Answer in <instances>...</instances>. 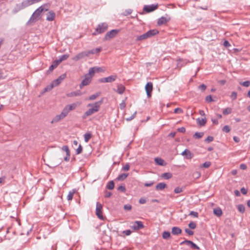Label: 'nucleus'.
<instances>
[{
  "label": "nucleus",
  "mask_w": 250,
  "mask_h": 250,
  "mask_svg": "<svg viewBox=\"0 0 250 250\" xmlns=\"http://www.w3.org/2000/svg\"><path fill=\"white\" fill-rule=\"evenodd\" d=\"M124 208L125 210H130L132 208V206L129 204H126L124 205Z\"/></svg>",
  "instance_id": "obj_54"
},
{
  "label": "nucleus",
  "mask_w": 250,
  "mask_h": 250,
  "mask_svg": "<svg viewBox=\"0 0 250 250\" xmlns=\"http://www.w3.org/2000/svg\"><path fill=\"white\" fill-rule=\"evenodd\" d=\"M128 176V173H123L118 176L117 179L119 181L124 180Z\"/></svg>",
  "instance_id": "obj_28"
},
{
  "label": "nucleus",
  "mask_w": 250,
  "mask_h": 250,
  "mask_svg": "<svg viewBox=\"0 0 250 250\" xmlns=\"http://www.w3.org/2000/svg\"><path fill=\"white\" fill-rule=\"evenodd\" d=\"M237 94L235 92H232L230 95V98L232 100H234L237 98Z\"/></svg>",
  "instance_id": "obj_49"
},
{
  "label": "nucleus",
  "mask_w": 250,
  "mask_h": 250,
  "mask_svg": "<svg viewBox=\"0 0 250 250\" xmlns=\"http://www.w3.org/2000/svg\"><path fill=\"white\" fill-rule=\"evenodd\" d=\"M46 5L44 4L40 6L38 8H37L33 13L32 15L31 16L29 21L30 22H35L41 19L42 17V13L43 11H46L48 10L47 8H45L44 7Z\"/></svg>",
  "instance_id": "obj_3"
},
{
  "label": "nucleus",
  "mask_w": 250,
  "mask_h": 250,
  "mask_svg": "<svg viewBox=\"0 0 250 250\" xmlns=\"http://www.w3.org/2000/svg\"><path fill=\"white\" fill-rule=\"evenodd\" d=\"M66 74H63L60 76L58 78L62 82L66 78Z\"/></svg>",
  "instance_id": "obj_56"
},
{
  "label": "nucleus",
  "mask_w": 250,
  "mask_h": 250,
  "mask_svg": "<svg viewBox=\"0 0 250 250\" xmlns=\"http://www.w3.org/2000/svg\"><path fill=\"white\" fill-rule=\"evenodd\" d=\"M237 209L241 213H244L245 210V206L243 205L240 204L237 206Z\"/></svg>",
  "instance_id": "obj_35"
},
{
  "label": "nucleus",
  "mask_w": 250,
  "mask_h": 250,
  "mask_svg": "<svg viewBox=\"0 0 250 250\" xmlns=\"http://www.w3.org/2000/svg\"><path fill=\"white\" fill-rule=\"evenodd\" d=\"M117 79L116 75H111L107 77L103 78L99 80L100 83H112Z\"/></svg>",
  "instance_id": "obj_10"
},
{
  "label": "nucleus",
  "mask_w": 250,
  "mask_h": 250,
  "mask_svg": "<svg viewBox=\"0 0 250 250\" xmlns=\"http://www.w3.org/2000/svg\"><path fill=\"white\" fill-rule=\"evenodd\" d=\"M190 246L191 248H192L193 249L199 250V247L192 242Z\"/></svg>",
  "instance_id": "obj_55"
},
{
  "label": "nucleus",
  "mask_w": 250,
  "mask_h": 250,
  "mask_svg": "<svg viewBox=\"0 0 250 250\" xmlns=\"http://www.w3.org/2000/svg\"><path fill=\"white\" fill-rule=\"evenodd\" d=\"M210 165L211 163L210 162H206L202 165V166H201V167H203L205 168H208L210 167Z\"/></svg>",
  "instance_id": "obj_47"
},
{
  "label": "nucleus",
  "mask_w": 250,
  "mask_h": 250,
  "mask_svg": "<svg viewBox=\"0 0 250 250\" xmlns=\"http://www.w3.org/2000/svg\"><path fill=\"white\" fill-rule=\"evenodd\" d=\"M125 87L122 85V84H119L118 85V88H117V92L120 94H122L124 93V92L125 91Z\"/></svg>",
  "instance_id": "obj_24"
},
{
  "label": "nucleus",
  "mask_w": 250,
  "mask_h": 250,
  "mask_svg": "<svg viewBox=\"0 0 250 250\" xmlns=\"http://www.w3.org/2000/svg\"><path fill=\"white\" fill-rule=\"evenodd\" d=\"M231 111H232V109L231 108L228 107L223 110V113L224 115H228V114L231 113Z\"/></svg>",
  "instance_id": "obj_38"
},
{
  "label": "nucleus",
  "mask_w": 250,
  "mask_h": 250,
  "mask_svg": "<svg viewBox=\"0 0 250 250\" xmlns=\"http://www.w3.org/2000/svg\"><path fill=\"white\" fill-rule=\"evenodd\" d=\"M213 213L217 216H220L222 214V211L220 208H215L213 210Z\"/></svg>",
  "instance_id": "obj_29"
},
{
  "label": "nucleus",
  "mask_w": 250,
  "mask_h": 250,
  "mask_svg": "<svg viewBox=\"0 0 250 250\" xmlns=\"http://www.w3.org/2000/svg\"><path fill=\"white\" fill-rule=\"evenodd\" d=\"M81 104V103L77 102V103H73L70 104L66 105L63 109V110L65 113L66 115H67V114L70 111L75 109L78 106H79Z\"/></svg>",
  "instance_id": "obj_6"
},
{
  "label": "nucleus",
  "mask_w": 250,
  "mask_h": 250,
  "mask_svg": "<svg viewBox=\"0 0 250 250\" xmlns=\"http://www.w3.org/2000/svg\"><path fill=\"white\" fill-rule=\"evenodd\" d=\"M183 112V110L180 108H176L174 109V113H181Z\"/></svg>",
  "instance_id": "obj_61"
},
{
  "label": "nucleus",
  "mask_w": 250,
  "mask_h": 250,
  "mask_svg": "<svg viewBox=\"0 0 250 250\" xmlns=\"http://www.w3.org/2000/svg\"><path fill=\"white\" fill-rule=\"evenodd\" d=\"M61 83V82L58 79V78L52 82V84L54 86V87L58 86Z\"/></svg>",
  "instance_id": "obj_43"
},
{
  "label": "nucleus",
  "mask_w": 250,
  "mask_h": 250,
  "mask_svg": "<svg viewBox=\"0 0 250 250\" xmlns=\"http://www.w3.org/2000/svg\"><path fill=\"white\" fill-rule=\"evenodd\" d=\"M131 224L132 225L130 226V228L134 230L140 229L144 227V226L141 221H136L132 222Z\"/></svg>",
  "instance_id": "obj_8"
},
{
  "label": "nucleus",
  "mask_w": 250,
  "mask_h": 250,
  "mask_svg": "<svg viewBox=\"0 0 250 250\" xmlns=\"http://www.w3.org/2000/svg\"><path fill=\"white\" fill-rule=\"evenodd\" d=\"M154 161L157 165H159V166H163L166 165V163H165V161H164V160H163L161 158H158V157L155 158L154 159Z\"/></svg>",
  "instance_id": "obj_21"
},
{
  "label": "nucleus",
  "mask_w": 250,
  "mask_h": 250,
  "mask_svg": "<svg viewBox=\"0 0 250 250\" xmlns=\"http://www.w3.org/2000/svg\"><path fill=\"white\" fill-rule=\"evenodd\" d=\"M42 0H25L21 2L19 5H17V6L19 8V9H22L26 7H28L32 4L40 2Z\"/></svg>",
  "instance_id": "obj_4"
},
{
  "label": "nucleus",
  "mask_w": 250,
  "mask_h": 250,
  "mask_svg": "<svg viewBox=\"0 0 250 250\" xmlns=\"http://www.w3.org/2000/svg\"><path fill=\"white\" fill-rule=\"evenodd\" d=\"M185 232L189 235H192L193 234V231L188 229H186Z\"/></svg>",
  "instance_id": "obj_58"
},
{
  "label": "nucleus",
  "mask_w": 250,
  "mask_h": 250,
  "mask_svg": "<svg viewBox=\"0 0 250 250\" xmlns=\"http://www.w3.org/2000/svg\"><path fill=\"white\" fill-rule=\"evenodd\" d=\"M206 101L208 102H211L212 101V97L211 95H208L206 98Z\"/></svg>",
  "instance_id": "obj_63"
},
{
  "label": "nucleus",
  "mask_w": 250,
  "mask_h": 250,
  "mask_svg": "<svg viewBox=\"0 0 250 250\" xmlns=\"http://www.w3.org/2000/svg\"><path fill=\"white\" fill-rule=\"evenodd\" d=\"M79 95L80 94H79V92L74 91V92H72L67 94L66 95L67 97H71L77 96H79Z\"/></svg>",
  "instance_id": "obj_37"
},
{
  "label": "nucleus",
  "mask_w": 250,
  "mask_h": 250,
  "mask_svg": "<svg viewBox=\"0 0 250 250\" xmlns=\"http://www.w3.org/2000/svg\"><path fill=\"white\" fill-rule=\"evenodd\" d=\"M101 51V48H96L90 50H87L81 52L76 55L72 58V60L77 62L80 60L84 59L85 57L89 56L91 54H94L99 53Z\"/></svg>",
  "instance_id": "obj_2"
},
{
  "label": "nucleus",
  "mask_w": 250,
  "mask_h": 250,
  "mask_svg": "<svg viewBox=\"0 0 250 250\" xmlns=\"http://www.w3.org/2000/svg\"><path fill=\"white\" fill-rule=\"evenodd\" d=\"M222 130L224 131V132H225L226 133H228L230 131V127L228 125H225L223 129H222Z\"/></svg>",
  "instance_id": "obj_44"
},
{
  "label": "nucleus",
  "mask_w": 250,
  "mask_h": 250,
  "mask_svg": "<svg viewBox=\"0 0 250 250\" xmlns=\"http://www.w3.org/2000/svg\"><path fill=\"white\" fill-rule=\"evenodd\" d=\"M103 102V100L95 102L94 103L88 104L87 105V107H90L83 115L82 118L83 119H86L88 116H89L94 113L99 111L100 110L101 104Z\"/></svg>",
  "instance_id": "obj_1"
},
{
  "label": "nucleus",
  "mask_w": 250,
  "mask_h": 250,
  "mask_svg": "<svg viewBox=\"0 0 250 250\" xmlns=\"http://www.w3.org/2000/svg\"><path fill=\"white\" fill-rule=\"evenodd\" d=\"M118 190H119V191H121L123 192H124L125 191V186H120L118 187Z\"/></svg>",
  "instance_id": "obj_57"
},
{
  "label": "nucleus",
  "mask_w": 250,
  "mask_h": 250,
  "mask_svg": "<svg viewBox=\"0 0 250 250\" xmlns=\"http://www.w3.org/2000/svg\"><path fill=\"white\" fill-rule=\"evenodd\" d=\"M55 13L51 10L48 12V13L47 14L46 16V20L47 21H53L55 18Z\"/></svg>",
  "instance_id": "obj_16"
},
{
  "label": "nucleus",
  "mask_w": 250,
  "mask_h": 250,
  "mask_svg": "<svg viewBox=\"0 0 250 250\" xmlns=\"http://www.w3.org/2000/svg\"><path fill=\"white\" fill-rule=\"evenodd\" d=\"M163 238L164 239H167L170 236V233L169 231H164L163 233Z\"/></svg>",
  "instance_id": "obj_36"
},
{
  "label": "nucleus",
  "mask_w": 250,
  "mask_h": 250,
  "mask_svg": "<svg viewBox=\"0 0 250 250\" xmlns=\"http://www.w3.org/2000/svg\"><path fill=\"white\" fill-rule=\"evenodd\" d=\"M241 84L245 87H249L250 85V82L249 81H245L241 83Z\"/></svg>",
  "instance_id": "obj_50"
},
{
  "label": "nucleus",
  "mask_w": 250,
  "mask_h": 250,
  "mask_svg": "<svg viewBox=\"0 0 250 250\" xmlns=\"http://www.w3.org/2000/svg\"><path fill=\"white\" fill-rule=\"evenodd\" d=\"M108 28V25L105 22L101 23L99 24L98 27L95 30V31L93 33V35H96L98 34H101L105 32Z\"/></svg>",
  "instance_id": "obj_5"
},
{
  "label": "nucleus",
  "mask_w": 250,
  "mask_h": 250,
  "mask_svg": "<svg viewBox=\"0 0 250 250\" xmlns=\"http://www.w3.org/2000/svg\"><path fill=\"white\" fill-rule=\"evenodd\" d=\"M169 21L168 19H167L165 17H161L160 18H159L157 21V24L158 25H161L162 24L166 23L167 22H168Z\"/></svg>",
  "instance_id": "obj_19"
},
{
  "label": "nucleus",
  "mask_w": 250,
  "mask_h": 250,
  "mask_svg": "<svg viewBox=\"0 0 250 250\" xmlns=\"http://www.w3.org/2000/svg\"><path fill=\"white\" fill-rule=\"evenodd\" d=\"M62 150L65 151L66 155L68 157H70V153L69 150V148L67 146H64L62 147Z\"/></svg>",
  "instance_id": "obj_34"
},
{
  "label": "nucleus",
  "mask_w": 250,
  "mask_h": 250,
  "mask_svg": "<svg viewBox=\"0 0 250 250\" xmlns=\"http://www.w3.org/2000/svg\"><path fill=\"white\" fill-rule=\"evenodd\" d=\"M158 8V5H145L144 7V10L147 12H151L153 11L154 10H156Z\"/></svg>",
  "instance_id": "obj_14"
},
{
  "label": "nucleus",
  "mask_w": 250,
  "mask_h": 250,
  "mask_svg": "<svg viewBox=\"0 0 250 250\" xmlns=\"http://www.w3.org/2000/svg\"><path fill=\"white\" fill-rule=\"evenodd\" d=\"M137 113V112L135 111L130 117L127 118L126 119V121H130L132 120L133 119H134L136 116V114Z\"/></svg>",
  "instance_id": "obj_53"
},
{
  "label": "nucleus",
  "mask_w": 250,
  "mask_h": 250,
  "mask_svg": "<svg viewBox=\"0 0 250 250\" xmlns=\"http://www.w3.org/2000/svg\"><path fill=\"white\" fill-rule=\"evenodd\" d=\"M54 87V86L52 84V83L47 86L44 89V92H47L48 91H50L51 90L53 87Z\"/></svg>",
  "instance_id": "obj_42"
},
{
  "label": "nucleus",
  "mask_w": 250,
  "mask_h": 250,
  "mask_svg": "<svg viewBox=\"0 0 250 250\" xmlns=\"http://www.w3.org/2000/svg\"><path fill=\"white\" fill-rule=\"evenodd\" d=\"M130 166L129 164L125 165L122 168L124 171H128L129 169Z\"/></svg>",
  "instance_id": "obj_60"
},
{
  "label": "nucleus",
  "mask_w": 250,
  "mask_h": 250,
  "mask_svg": "<svg viewBox=\"0 0 250 250\" xmlns=\"http://www.w3.org/2000/svg\"><path fill=\"white\" fill-rule=\"evenodd\" d=\"M83 147L81 144H79L78 148L76 149V152L77 154H80L82 152Z\"/></svg>",
  "instance_id": "obj_45"
},
{
  "label": "nucleus",
  "mask_w": 250,
  "mask_h": 250,
  "mask_svg": "<svg viewBox=\"0 0 250 250\" xmlns=\"http://www.w3.org/2000/svg\"><path fill=\"white\" fill-rule=\"evenodd\" d=\"M145 89L146 92L147 97H150L151 96V92L153 89V84L151 82H148L145 86Z\"/></svg>",
  "instance_id": "obj_12"
},
{
  "label": "nucleus",
  "mask_w": 250,
  "mask_h": 250,
  "mask_svg": "<svg viewBox=\"0 0 250 250\" xmlns=\"http://www.w3.org/2000/svg\"><path fill=\"white\" fill-rule=\"evenodd\" d=\"M119 30L116 29H113L107 32L104 36V40H108L114 38L116 36Z\"/></svg>",
  "instance_id": "obj_9"
},
{
  "label": "nucleus",
  "mask_w": 250,
  "mask_h": 250,
  "mask_svg": "<svg viewBox=\"0 0 250 250\" xmlns=\"http://www.w3.org/2000/svg\"><path fill=\"white\" fill-rule=\"evenodd\" d=\"M123 233H125L126 235H130L131 233V231L129 229H127V230H124L123 231Z\"/></svg>",
  "instance_id": "obj_64"
},
{
  "label": "nucleus",
  "mask_w": 250,
  "mask_h": 250,
  "mask_svg": "<svg viewBox=\"0 0 250 250\" xmlns=\"http://www.w3.org/2000/svg\"><path fill=\"white\" fill-rule=\"evenodd\" d=\"M188 61L183 59H179L177 60V67L181 68L188 63Z\"/></svg>",
  "instance_id": "obj_18"
},
{
  "label": "nucleus",
  "mask_w": 250,
  "mask_h": 250,
  "mask_svg": "<svg viewBox=\"0 0 250 250\" xmlns=\"http://www.w3.org/2000/svg\"><path fill=\"white\" fill-rule=\"evenodd\" d=\"M146 39H147V35H146V33H145V34H144L143 35L138 36L136 38V41H139L143 40H145Z\"/></svg>",
  "instance_id": "obj_32"
},
{
  "label": "nucleus",
  "mask_w": 250,
  "mask_h": 250,
  "mask_svg": "<svg viewBox=\"0 0 250 250\" xmlns=\"http://www.w3.org/2000/svg\"><path fill=\"white\" fill-rule=\"evenodd\" d=\"M96 72H104V69L101 67H94Z\"/></svg>",
  "instance_id": "obj_46"
},
{
  "label": "nucleus",
  "mask_w": 250,
  "mask_h": 250,
  "mask_svg": "<svg viewBox=\"0 0 250 250\" xmlns=\"http://www.w3.org/2000/svg\"><path fill=\"white\" fill-rule=\"evenodd\" d=\"M101 94L100 92H97L95 93L91 96H90L87 99V100L93 101L95 100L98 97H99Z\"/></svg>",
  "instance_id": "obj_25"
},
{
  "label": "nucleus",
  "mask_w": 250,
  "mask_h": 250,
  "mask_svg": "<svg viewBox=\"0 0 250 250\" xmlns=\"http://www.w3.org/2000/svg\"><path fill=\"white\" fill-rule=\"evenodd\" d=\"M66 116H67L66 114L62 110V112H61V113L60 114L56 115L53 118V119L51 121V123H57V122H59L60 120L63 119Z\"/></svg>",
  "instance_id": "obj_11"
},
{
  "label": "nucleus",
  "mask_w": 250,
  "mask_h": 250,
  "mask_svg": "<svg viewBox=\"0 0 250 250\" xmlns=\"http://www.w3.org/2000/svg\"><path fill=\"white\" fill-rule=\"evenodd\" d=\"M114 188V183L113 181H110L107 185V188L109 189H113Z\"/></svg>",
  "instance_id": "obj_40"
},
{
  "label": "nucleus",
  "mask_w": 250,
  "mask_h": 250,
  "mask_svg": "<svg viewBox=\"0 0 250 250\" xmlns=\"http://www.w3.org/2000/svg\"><path fill=\"white\" fill-rule=\"evenodd\" d=\"M167 187V185L164 183H159L156 186V190H163Z\"/></svg>",
  "instance_id": "obj_22"
},
{
  "label": "nucleus",
  "mask_w": 250,
  "mask_h": 250,
  "mask_svg": "<svg viewBox=\"0 0 250 250\" xmlns=\"http://www.w3.org/2000/svg\"><path fill=\"white\" fill-rule=\"evenodd\" d=\"M91 76L89 75H85L84 79L82 81L80 86L82 88L83 86L88 85L91 81Z\"/></svg>",
  "instance_id": "obj_13"
},
{
  "label": "nucleus",
  "mask_w": 250,
  "mask_h": 250,
  "mask_svg": "<svg viewBox=\"0 0 250 250\" xmlns=\"http://www.w3.org/2000/svg\"><path fill=\"white\" fill-rule=\"evenodd\" d=\"M189 215H191V216H193L195 217H198V212H195V211H191L190 213H189Z\"/></svg>",
  "instance_id": "obj_59"
},
{
  "label": "nucleus",
  "mask_w": 250,
  "mask_h": 250,
  "mask_svg": "<svg viewBox=\"0 0 250 250\" xmlns=\"http://www.w3.org/2000/svg\"><path fill=\"white\" fill-rule=\"evenodd\" d=\"M185 188H183V187H176V188H175L174 190V193H181L183 191V190H184Z\"/></svg>",
  "instance_id": "obj_31"
},
{
  "label": "nucleus",
  "mask_w": 250,
  "mask_h": 250,
  "mask_svg": "<svg viewBox=\"0 0 250 250\" xmlns=\"http://www.w3.org/2000/svg\"><path fill=\"white\" fill-rule=\"evenodd\" d=\"M199 89H200L201 91H205L207 88V86L204 84H202L198 87Z\"/></svg>",
  "instance_id": "obj_52"
},
{
  "label": "nucleus",
  "mask_w": 250,
  "mask_h": 250,
  "mask_svg": "<svg viewBox=\"0 0 250 250\" xmlns=\"http://www.w3.org/2000/svg\"><path fill=\"white\" fill-rule=\"evenodd\" d=\"M181 155L185 156V158L188 159H190L193 157V154L188 149L183 151Z\"/></svg>",
  "instance_id": "obj_15"
},
{
  "label": "nucleus",
  "mask_w": 250,
  "mask_h": 250,
  "mask_svg": "<svg viewBox=\"0 0 250 250\" xmlns=\"http://www.w3.org/2000/svg\"><path fill=\"white\" fill-rule=\"evenodd\" d=\"M91 137V134L90 133H85L84 135V141L85 142H88Z\"/></svg>",
  "instance_id": "obj_39"
},
{
  "label": "nucleus",
  "mask_w": 250,
  "mask_h": 250,
  "mask_svg": "<svg viewBox=\"0 0 250 250\" xmlns=\"http://www.w3.org/2000/svg\"><path fill=\"white\" fill-rule=\"evenodd\" d=\"M159 32L156 29H152L146 32V35H147V38H151L157 34H158Z\"/></svg>",
  "instance_id": "obj_17"
},
{
  "label": "nucleus",
  "mask_w": 250,
  "mask_h": 250,
  "mask_svg": "<svg viewBox=\"0 0 250 250\" xmlns=\"http://www.w3.org/2000/svg\"><path fill=\"white\" fill-rule=\"evenodd\" d=\"M204 135L203 132H196L193 135V137L195 139H200L202 138Z\"/></svg>",
  "instance_id": "obj_33"
},
{
  "label": "nucleus",
  "mask_w": 250,
  "mask_h": 250,
  "mask_svg": "<svg viewBox=\"0 0 250 250\" xmlns=\"http://www.w3.org/2000/svg\"><path fill=\"white\" fill-rule=\"evenodd\" d=\"M197 122L199 125L203 126L206 124L207 120L206 118H198L197 119Z\"/></svg>",
  "instance_id": "obj_27"
},
{
  "label": "nucleus",
  "mask_w": 250,
  "mask_h": 250,
  "mask_svg": "<svg viewBox=\"0 0 250 250\" xmlns=\"http://www.w3.org/2000/svg\"><path fill=\"white\" fill-rule=\"evenodd\" d=\"M161 177L165 179H169L172 177V174L170 172H166L162 174Z\"/></svg>",
  "instance_id": "obj_23"
},
{
  "label": "nucleus",
  "mask_w": 250,
  "mask_h": 250,
  "mask_svg": "<svg viewBox=\"0 0 250 250\" xmlns=\"http://www.w3.org/2000/svg\"><path fill=\"white\" fill-rule=\"evenodd\" d=\"M69 56L68 54H64L60 57L58 59V62H61L62 61L67 60L69 58Z\"/></svg>",
  "instance_id": "obj_30"
},
{
  "label": "nucleus",
  "mask_w": 250,
  "mask_h": 250,
  "mask_svg": "<svg viewBox=\"0 0 250 250\" xmlns=\"http://www.w3.org/2000/svg\"><path fill=\"white\" fill-rule=\"evenodd\" d=\"M213 140V137L212 136H208L206 139L205 142H207L208 143H209L211 141H212Z\"/></svg>",
  "instance_id": "obj_62"
},
{
  "label": "nucleus",
  "mask_w": 250,
  "mask_h": 250,
  "mask_svg": "<svg viewBox=\"0 0 250 250\" xmlns=\"http://www.w3.org/2000/svg\"><path fill=\"white\" fill-rule=\"evenodd\" d=\"M188 227L191 229H194L196 227V225L194 222H191L188 224Z\"/></svg>",
  "instance_id": "obj_48"
},
{
  "label": "nucleus",
  "mask_w": 250,
  "mask_h": 250,
  "mask_svg": "<svg viewBox=\"0 0 250 250\" xmlns=\"http://www.w3.org/2000/svg\"><path fill=\"white\" fill-rule=\"evenodd\" d=\"M192 243V241L190 240H185L181 243V244H186L188 246H190L191 244Z\"/></svg>",
  "instance_id": "obj_51"
},
{
  "label": "nucleus",
  "mask_w": 250,
  "mask_h": 250,
  "mask_svg": "<svg viewBox=\"0 0 250 250\" xmlns=\"http://www.w3.org/2000/svg\"><path fill=\"white\" fill-rule=\"evenodd\" d=\"M95 67H91L89 69V71H88V73L86 75H89V76H91V78L92 77L93 75H94V74L95 73Z\"/></svg>",
  "instance_id": "obj_41"
},
{
  "label": "nucleus",
  "mask_w": 250,
  "mask_h": 250,
  "mask_svg": "<svg viewBox=\"0 0 250 250\" xmlns=\"http://www.w3.org/2000/svg\"><path fill=\"white\" fill-rule=\"evenodd\" d=\"M75 189H72V190L69 191L68 194L67 196V199L68 201L71 200L72 199L74 194L75 193Z\"/></svg>",
  "instance_id": "obj_26"
},
{
  "label": "nucleus",
  "mask_w": 250,
  "mask_h": 250,
  "mask_svg": "<svg viewBox=\"0 0 250 250\" xmlns=\"http://www.w3.org/2000/svg\"><path fill=\"white\" fill-rule=\"evenodd\" d=\"M103 206L99 202H97L96 208V214L100 220H104V217L102 212Z\"/></svg>",
  "instance_id": "obj_7"
},
{
  "label": "nucleus",
  "mask_w": 250,
  "mask_h": 250,
  "mask_svg": "<svg viewBox=\"0 0 250 250\" xmlns=\"http://www.w3.org/2000/svg\"><path fill=\"white\" fill-rule=\"evenodd\" d=\"M181 232H182L181 229L178 227H174L172 228L171 233L173 235H178V234H180L181 233Z\"/></svg>",
  "instance_id": "obj_20"
}]
</instances>
